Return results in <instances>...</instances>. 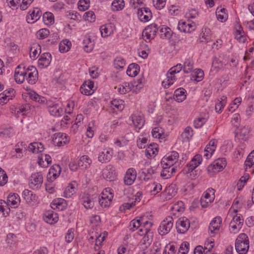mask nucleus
Segmentation results:
<instances>
[{"label":"nucleus","mask_w":254,"mask_h":254,"mask_svg":"<svg viewBox=\"0 0 254 254\" xmlns=\"http://www.w3.org/2000/svg\"><path fill=\"white\" fill-rule=\"evenodd\" d=\"M152 224V222L146 220L144 217H138L130 221L129 229L132 232L138 230L137 233L142 237L143 244L150 245L153 236V232L150 229Z\"/></svg>","instance_id":"1"},{"label":"nucleus","mask_w":254,"mask_h":254,"mask_svg":"<svg viewBox=\"0 0 254 254\" xmlns=\"http://www.w3.org/2000/svg\"><path fill=\"white\" fill-rule=\"evenodd\" d=\"M14 77V79L38 78V73L36 68L34 66H30L26 69L23 64H20L15 69Z\"/></svg>","instance_id":"2"},{"label":"nucleus","mask_w":254,"mask_h":254,"mask_svg":"<svg viewBox=\"0 0 254 254\" xmlns=\"http://www.w3.org/2000/svg\"><path fill=\"white\" fill-rule=\"evenodd\" d=\"M235 250L238 254H247L250 248V241L245 233H240L235 242Z\"/></svg>","instance_id":"3"},{"label":"nucleus","mask_w":254,"mask_h":254,"mask_svg":"<svg viewBox=\"0 0 254 254\" xmlns=\"http://www.w3.org/2000/svg\"><path fill=\"white\" fill-rule=\"evenodd\" d=\"M237 209H234L233 213L229 212V215L232 217L229 223V230L232 234H237L242 229L244 223V219L241 214L237 213Z\"/></svg>","instance_id":"4"},{"label":"nucleus","mask_w":254,"mask_h":254,"mask_svg":"<svg viewBox=\"0 0 254 254\" xmlns=\"http://www.w3.org/2000/svg\"><path fill=\"white\" fill-rule=\"evenodd\" d=\"M193 62L190 59H186L183 65L184 72L186 73H190L191 79L202 78L204 76L203 71L201 69L192 70Z\"/></svg>","instance_id":"5"},{"label":"nucleus","mask_w":254,"mask_h":254,"mask_svg":"<svg viewBox=\"0 0 254 254\" xmlns=\"http://www.w3.org/2000/svg\"><path fill=\"white\" fill-rule=\"evenodd\" d=\"M143 85L142 80H131L129 83H125V85L119 87L118 91L122 94H126L130 91L137 93L143 87Z\"/></svg>","instance_id":"6"},{"label":"nucleus","mask_w":254,"mask_h":254,"mask_svg":"<svg viewBox=\"0 0 254 254\" xmlns=\"http://www.w3.org/2000/svg\"><path fill=\"white\" fill-rule=\"evenodd\" d=\"M114 197L113 190L110 188L104 189L99 197V203L103 208L109 207Z\"/></svg>","instance_id":"7"},{"label":"nucleus","mask_w":254,"mask_h":254,"mask_svg":"<svg viewBox=\"0 0 254 254\" xmlns=\"http://www.w3.org/2000/svg\"><path fill=\"white\" fill-rule=\"evenodd\" d=\"M227 165L226 159L225 158H219L213 161L207 167V171L210 175L222 171Z\"/></svg>","instance_id":"8"},{"label":"nucleus","mask_w":254,"mask_h":254,"mask_svg":"<svg viewBox=\"0 0 254 254\" xmlns=\"http://www.w3.org/2000/svg\"><path fill=\"white\" fill-rule=\"evenodd\" d=\"M173 219L171 216L165 218L160 223L158 228V233L160 235L164 236L170 232L173 226Z\"/></svg>","instance_id":"9"},{"label":"nucleus","mask_w":254,"mask_h":254,"mask_svg":"<svg viewBox=\"0 0 254 254\" xmlns=\"http://www.w3.org/2000/svg\"><path fill=\"white\" fill-rule=\"evenodd\" d=\"M179 158V155L177 151L170 152L163 157L161 164H164L166 166L174 167V165L178 162Z\"/></svg>","instance_id":"10"},{"label":"nucleus","mask_w":254,"mask_h":254,"mask_svg":"<svg viewBox=\"0 0 254 254\" xmlns=\"http://www.w3.org/2000/svg\"><path fill=\"white\" fill-rule=\"evenodd\" d=\"M43 182V177L40 172L32 173L29 179V187L33 190L41 188Z\"/></svg>","instance_id":"11"},{"label":"nucleus","mask_w":254,"mask_h":254,"mask_svg":"<svg viewBox=\"0 0 254 254\" xmlns=\"http://www.w3.org/2000/svg\"><path fill=\"white\" fill-rule=\"evenodd\" d=\"M69 137L67 134L63 132L55 133L53 136V143L58 147L63 146L69 141Z\"/></svg>","instance_id":"12"},{"label":"nucleus","mask_w":254,"mask_h":254,"mask_svg":"<svg viewBox=\"0 0 254 254\" xmlns=\"http://www.w3.org/2000/svg\"><path fill=\"white\" fill-rule=\"evenodd\" d=\"M214 193L215 190L212 188H209L204 192L200 199V203L202 207H207L213 201L215 198Z\"/></svg>","instance_id":"13"},{"label":"nucleus","mask_w":254,"mask_h":254,"mask_svg":"<svg viewBox=\"0 0 254 254\" xmlns=\"http://www.w3.org/2000/svg\"><path fill=\"white\" fill-rule=\"evenodd\" d=\"M48 111L50 114L55 117L62 116L64 113V110L62 106L57 103H53L51 101L46 102Z\"/></svg>","instance_id":"14"},{"label":"nucleus","mask_w":254,"mask_h":254,"mask_svg":"<svg viewBox=\"0 0 254 254\" xmlns=\"http://www.w3.org/2000/svg\"><path fill=\"white\" fill-rule=\"evenodd\" d=\"M222 224V218L220 216H216L211 221L208 227L209 233L211 236H214L220 230Z\"/></svg>","instance_id":"15"},{"label":"nucleus","mask_w":254,"mask_h":254,"mask_svg":"<svg viewBox=\"0 0 254 254\" xmlns=\"http://www.w3.org/2000/svg\"><path fill=\"white\" fill-rule=\"evenodd\" d=\"M158 30V25L155 23H152L146 27L142 32L143 37L146 38L145 40L150 41L154 39Z\"/></svg>","instance_id":"16"},{"label":"nucleus","mask_w":254,"mask_h":254,"mask_svg":"<svg viewBox=\"0 0 254 254\" xmlns=\"http://www.w3.org/2000/svg\"><path fill=\"white\" fill-rule=\"evenodd\" d=\"M103 177L108 181H112L116 179L117 173L115 167L111 164L107 165L102 171Z\"/></svg>","instance_id":"17"},{"label":"nucleus","mask_w":254,"mask_h":254,"mask_svg":"<svg viewBox=\"0 0 254 254\" xmlns=\"http://www.w3.org/2000/svg\"><path fill=\"white\" fill-rule=\"evenodd\" d=\"M132 123L136 129H140L144 125V119L141 113H133L130 117Z\"/></svg>","instance_id":"18"},{"label":"nucleus","mask_w":254,"mask_h":254,"mask_svg":"<svg viewBox=\"0 0 254 254\" xmlns=\"http://www.w3.org/2000/svg\"><path fill=\"white\" fill-rule=\"evenodd\" d=\"M190 226L189 220L186 217L180 218L176 223V229L179 233L184 234Z\"/></svg>","instance_id":"19"},{"label":"nucleus","mask_w":254,"mask_h":254,"mask_svg":"<svg viewBox=\"0 0 254 254\" xmlns=\"http://www.w3.org/2000/svg\"><path fill=\"white\" fill-rule=\"evenodd\" d=\"M202 161V155L199 154H196L187 164L185 168L186 172L189 173L192 172L201 163Z\"/></svg>","instance_id":"20"},{"label":"nucleus","mask_w":254,"mask_h":254,"mask_svg":"<svg viewBox=\"0 0 254 254\" xmlns=\"http://www.w3.org/2000/svg\"><path fill=\"white\" fill-rule=\"evenodd\" d=\"M137 176V172L133 168H128L124 176V182L126 185L130 186L135 182Z\"/></svg>","instance_id":"21"},{"label":"nucleus","mask_w":254,"mask_h":254,"mask_svg":"<svg viewBox=\"0 0 254 254\" xmlns=\"http://www.w3.org/2000/svg\"><path fill=\"white\" fill-rule=\"evenodd\" d=\"M96 88L94 86L92 80H84V83L80 88V91L82 94L85 95H92L95 91Z\"/></svg>","instance_id":"22"},{"label":"nucleus","mask_w":254,"mask_h":254,"mask_svg":"<svg viewBox=\"0 0 254 254\" xmlns=\"http://www.w3.org/2000/svg\"><path fill=\"white\" fill-rule=\"evenodd\" d=\"M218 141L215 139L210 140L206 145L204 151V157L206 159H210L216 150Z\"/></svg>","instance_id":"23"},{"label":"nucleus","mask_w":254,"mask_h":254,"mask_svg":"<svg viewBox=\"0 0 254 254\" xmlns=\"http://www.w3.org/2000/svg\"><path fill=\"white\" fill-rule=\"evenodd\" d=\"M113 154V149L111 148H106L100 152L98 155V161L102 163L109 162Z\"/></svg>","instance_id":"24"},{"label":"nucleus","mask_w":254,"mask_h":254,"mask_svg":"<svg viewBox=\"0 0 254 254\" xmlns=\"http://www.w3.org/2000/svg\"><path fill=\"white\" fill-rule=\"evenodd\" d=\"M62 169L58 164L53 165L49 169L47 180L50 182L54 181L60 175Z\"/></svg>","instance_id":"25"},{"label":"nucleus","mask_w":254,"mask_h":254,"mask_svg":"<svg viewBox=\"0 0 254 254\" xmlns=\"http://www.w3.org/2000/svg\"><path fill=\"white\" fill-rule=\"evenodd\" d=\"M44 221L50 224H54L59 220V216L57 213L52 209L46 210L43 215Z\"/></svg>","instance_id":"26"},{"label":"nucleus","mask_w":254,"mask_h":254,"mask_svg":"<svg viewBox=\"0 0 254 254\" xmlns=\"http://www.w3.org/2000/svg\"><path fill=\"white\" fill-rule=\"evenodd\" d=\"M15 91L13 89H8L0 93V104L4 105L15 96Z\"/></svg>","instance_id":"27"},{"label":"nucleus","mask_w":254,"mask_h":254,"mask_svg":"<svg viewBox=\"0 0 254 254\" xmlns=\"http://www.w3.org/2000/svg\"><path fill=\"white\" fill-rule=\"evenodd\" d=\"M80 202L86 209H92L94 205L93 198L88 194H83L80 195Z\"/></svg>","instance_id":"28"},{"label":"nucleus","mask_w":254,"mask_h":254,"mask_svg":"<svg viewBox=\"0 0 254 254\" xmlns=\"http://www.w3.org/2000/svg\"><path fill=\"white\" fill-rule=\"evenodd\" d=\"M137 15L141 21L145 22L152 17V13L148 8L142 7L138 10Z\"/></svg>","instance_id":"29"},{"label":"nucleus","mask_w":254,"mask_h":254,"mask_svg":"<svg viewBox=\"0 0 254 254\" xmlns=\"http://www.w3.org/2000/svg\"><path fill=\"white\" fill-rule=\"evenodd\" d=\"M7 203L12 208H17L20 203V198L16 193H10L7 197Z\"/></svg>","instance_id":"30"},{"label":"nucleus","mask_w":254,"mask_h":254,"mask_svg":"<svg viewBox=\"0 0 254 254\" xmlns=\"http://www.w3.org/2000/svg\"><path fill=\"white\" fill-rule=\"evenodd\" d=\"M114 125V124L111 125L110 127L105 126L103 127V130L99 136L100 142L105 143L109 140L110 135L114 131L112 128V126Z\"/></svg>","instance_id":"31"},{"label":"nucleus","mask_w":254,"mask_h":254,"mask_svg":"<svg viewBox=\"0 0 254 254\" xmlns=\"http://www.w3.org/2000/svg\"><path fill=\"white\" fill-rule=\"evenodd\" d=\"M234 35L235 38L240 42L244 43L247 40V35L243 29L242 26L239 23L235 25Z\"/></svg>","instance_id":"32"},{"label":"nucleus","mask_w":254,"mask_h":254,"mask_svg":"<svg viewBox=\"0 0 254 254\" xmlns=\"http://www.w3.org/2000/svg\"><path fill=\"white\" fill-rule=\"evenodd\" d=\"M158 145L156 143H151L147 146L145 150V155L148 159L155 157L158 152Z\"/></svg>","instance_id":"33"},{"label":"nucleus","mask_w":254,"mask_h":254,"mask_svg":"<svg viewBox=\"0 0 254 254\" xmlns=\"http://www.w3.org/2000/svg\"><path fill=\"white\" fill-rule=\"evenodd\" d=\"M77 186V183L75 181L69 183L64 192V196L66 198L71 197L76 192Z\"/></svg>","instance_id":"34"},{"label":"nucleus","mask_w":254,"mask_h":254,"mask_svg":"<svg viewBox=\"0 0 254 254\" xmlns=\"http://www.w3.org/2000/svg\"><path fill=\"white\" fill-rule=\"evenodd\" d=\"M100 30L102 36L107 37L114 33L116 30V27L113 24L108 23L101 26Z\"/></svg>","instance_id":"35"},{"label":"nucleus","mask_w":254,"mask_h":254,"mask_svg":"<svg viewBox=\"0 0 254 254\" xmlns=\"http://www.w3.org/2000/svg\"><path fill=\"white\" fill-rule=\"evenodd\" d=\"M30 111V106L25 104L16 107L14 110V114L17 118L26 115Z\"/></svg>","instance_id":"36"},{"label":"nucleus","mask_w":254,"mask_h":254,"mask_svg":"<svg viewBox=\"0 0 254 254\" xmlns=\"http://www.w3.org/2000/svg\"><path fill=\"white\" fill-rule=\"evenodd\" d=\"M51 207L53 209L62 211L66 208V201L62 198H58L53 200L51 203Z\"/></svg>","instance_id":"37"},{"label":"nucleus","mask_w":254,"mask_h":254,"mask_svg":"<svg viewBox=\"0 0 254 254\" xmlns=\"http://www.w3.org/2000/svg\"><path fill=\"white\" fill-rule=\"evenodd\" d=\"M51 157L47 154H41L38 157V163L40 166L43 168L48 167L52 163Z\"/></svg>","instance_id":"38"},{"label":"nucleus","mask_w":254,"mask_h":254,"mask_svg":"<svg viewBox=\"0 0 254 254\" xmlns=\"http://www.w3.org/2000/svg\"><path fill=\"white\" fill-rule=\"evenodd\" d=\"M162 166V171L161 172V176L164 179L170 178L174 172L176 171L175 167L166 166L164 164H161Z\"/></svg>","instance_id":"39"},{"label":"nucleus","mask_w":254,"mask_h":254,"mask_svg":"<svg viewBox=\"0 0 254 254\" xmlns=\"http://www.w3.org/2000/svg\"><path fill=\"white\" fill-rule=\"evenodd\" d=\"M51 61V55L49 53L43 54L38 60V65L42 68L49 66Z\"/></svg>","instance_id":"40"},{"label":"nucleus","mask_w":254,"mask_h":254,"mask_svg":"<svg viewBox=\"0 0 254 254\" xmlns=\"http://www.w3.org/2000/svg\"><path fill=\"white\" fill-rule=\"evenodd\" d=\"M26 94L31 99L39 103L44 104L47 102L45 97L39 95L33 90L27 89Z\"/></svg>","instance_id":"41"},{"label":"nucleus","mask_w":254,"mask_h":254,"mask_svg":"<svg viewBox=\"0 0 254 254\" xmlns=\"http://www.w3.org/2000/svg\"><path fill=\"white\" fill-rule=\"evenodd\" d=\"M187 97V91L183 88H179L176 89L174 93L173 98L178 102L184 101Z\"/></svg>","instance_id":"42"},{"label":"nucleus","mask_w":254,"mask_h":254,"mask_svg":"<svg viewBox=\"0 0 254 254\" xmlns=\"http://www.w3.org/2000/svg\"><path fill=\"white\" fill-rule=\"evenodd\" d=\"M22 196L23 199L28 203L35 202L37 201V196L35 194H33L32 191L29 190H24L22 192Z\"/></svg>","instance_id":"43"},{"label":"nucleus","mask_w":254,"mask_h":254,"mask_svg":"<svg viewBox=\"0 0 254 254\" xmlns=\"http://www.w3.org/2000/svg\"><path fill=\"white\" fill-rule=\"evenodd\" d=\"M92 163V160L87 155H83L81 156L78 161V165L82 169H86L88 168Z\"/></svg>","instance_id":"44"},{"label":"nucleus","mask_w":254,"mask_h":254,"mask_svg":"<svg viewBox=\"0 0 254 254\" xmlns=\"http://www.w3.org/2000/svg\"><path fill=\"white\" fill-rule=\"evenodd\" d=\"M28 150L34 153H41L44 151V146L41 142H34L29 145Z\"/></svg>","instance_id":"45"},{"label":"nucleus","mask_w":254,"mask_h":254,"mask_svg":"<svg viewBox=\"0 0 254 254\" xmlns=\"http://www.w3.org/2000/svg\"><path fill=\"white\" fill-rule=\"evenodd\" d=\"M41 14V10L38 8H35L32 12L27 16V21L28 23H34L39 19Z\"/></svg>","instance_id":"46"},{"label":"nucleus","mask_w":254,"mask_h":254,"mask_svg":"<svg viewBox=\"0 0 254 254\" xmlns=\"http://www.w3.org/2000/svg\"><path fill=\"white\" fill-rule=\"evenodd\" d=\"M193 135V129L190 127H186L181 134L184 142H189Z\"/></svg>","instance_id":"47"},{"label":"nucleus","mask_w":254,"mask_h":254,"mask_svg":"<svg viewBox=\"0 0 254 254\" xmlns=\"http://www.w3.org/2000/svg\"><path fill=\"white\" fill-rule=\"evenodd\" d=\"M140 67L137 64L133 63L129 65L127 70V74L130 77H135L139 71Z\"/></svg>","instance_id":"48"},{"label":"nucleus","mask_w":254,"mask_h":254,"mask_svg":"<svg viewBox=\"0 0 254 254\" xmlns=\"http://www.w3.org/2000/svg\"><path fill=\"white\" fill-rule=\"evenodd\" d=\"M200 40L201 42L208 43L212 40L211 31L209 28L202 29L200 34Z\"/></svg>","instance_id":"49"},{"label":"nucleus","mask_w":254,"mask_h":254,"mask_svg":"<svg viewBox=\"0 0 254 254\" xmlns=\"http://www.w3.org/2000/svg\"><path fill=\"white\" fill-rule=\"evenodd\" d=\"M108 233L107 232H104L101 233L96 239L95 241V244L94 249L95 251H101L100 250L101 247L103 245V243L105 241L106 238L107 237Z\"/></svg>","instance_id":"50"},{"label":"nucleus","mask_w":254,"mask_h":254,"mask_svg":"<svg viewBox=\"0 0 254 254\" xmlns=\"http://www.w3.org/2000/svg\"><path fill=\"white\" fill-rule=\"evenodd\" d=\"M41 53V46L37 43H33L30 49V57L33 59L35 60L39 54Z\"/></svg>","instance_id":"51"},{"label":"nucleus","mask_w":254,"mask_h":254,"mask_svg":"<svg viewBox=\"0 0 254 254\" xmlns=\"http://www.w3.org/2000/svg\"><path fill=\"white\" fill-rule=\"evenodd\" d=\"M171 210L174 215H178L182 213L185 210V205L183 201H178L171 207Z\"/></svg>","instance_id":"52"},{"label":"nucleus","mask_w":254,"mask_h":254,"mask_svg":"<svg viewBox=\"0 0 254 254\" xmlns=\"http://www.w3.org/2000/svg\"><path fill=\"white\" fill-rule=\"evenodd\" d=\"M245 165L247 171L251 168L254 169V150L248 156L245 162Z\"/></svg>","instance_id":"53"},{"label":"nucleus","mask_w":254,"mask_h":254,"mask_svg":"<svg viewBox=\"0 0 254 254\" xmlns=\"http://www.w3.org/2000/svg\"><path fill=\"white\" fill-rule=\"evenodd\" d=\"M0 211L2 213L4 217L9 215L10 209L7 202L2 199H0Z\"/></svg>","instance_id":"54"},{"label":"nucleus","mask_w":254,"mask_h":254,"mask_svg":"<svg viewBox=\"0 0 254 254\" xmlns=\"http://www.w3.org/2000/svg\"><path fill=\"white\" fill-rule=\"evenodd\" d=\"M71 46L70 41L67 39L63 40L59 44V50L61 53H65L68 52Z\"/></svg>","instance_id":"55"},{"label":"nucleus","mask_w":254,"mask_h":254,"mask_svg":"<svg viewBox=\"0 0 254 254\" xmlns=\"http://www.w3.org/2000/svg\"><path fill=\"white\" fill-rule=\"evenodd\" d=\"M128 140L125 136H121L114 139V144L116 147H122L127 144Z\"/></svg>","instance_id":"56"},{"label":"nucleus","mask_w":254,"mask_h":254,"mask_svg":"<svg viewBox=\"0 0 254 254\" xmlns=\"http://www.w3.org/2000/svg\"><path fill=\"white\" fill-rule=\"evenodd\" d=\"M124 101L121 99H115L111 102V107L114 110L122 111L124 108Z\"/></svg>","instance_id":"57"},{"label":"nucleus","mask_w":254,"mask_h":254,"mask_svg":"<svg viewBox=\"0 0 254 254\" xmlns=\"http://www.w3.org/2000/svg\"><path fill=\"white\" fill-rule=\"evenodd\" d=\"M160 37L162 39H169L172 35V31L168 27H162L160 29Z\"/></svg>","instance_id":"58"},{"label":"nucleus","mask_w":254,"mask_h":254,"mask_svg":"<svg viewBox=\"0 0 254 254\" xmlns=\"http://www.w3.org/2000/svg\"><path fill=\"white\" fill-rule=\"evenodd\" d=\"M148 136L140 135L137 140V145L139 148H144L148 146Z\"/></svg>","instance_id":"59"},{"label":"nucleus","mask_w":254,"mask_h":254,"mask_svg":"<svg viewBox=\"0 0 254 254\" xmlns=\"http://www.w3.org/2000/svg\"><path fill=\"white\" fill-rule=\"evenodd\" d=\"M227 103V97L223 96L221 98V100L217 103L215 105V110L218 113L222 112Z\"/></svg>","instance_id":"60"},{"label":"nucleus","mask_w":254,"mask_h":254,"mask_svg":"<svg viewBox=\"0 0 254 254\" xmlns=\"http://www.w3.org/2000/svg\"><path fill=\"white\" fill-rule=\"evenodd\" d=\"M207 118L200 116L196 118L193 121L194 127L196 128L201 127L207 122Z\"/></svg>","instance_id":"61"},{"label":"nucleus","mask_w":254,"mask_h":254,"mask_svg":"<svg viewBox=\"0 0 254 254\" xmlns=\"http://www.w3.org/2000/svg\"><path fill=\"white\" fill-rule=\"evenodd\" d=\"M226 10L225 8H220V9L218 8L217 9L216 15L219 21L224 22L227 20L228 15L225 12Z\"/></svg>","instance_id":"62"},{"label":"nucleus","mask_w":254,"mask_h":254,"mask_svg":"<svg viewBox=\"0 0 254 254\" xmlns=\"http://www.w3.org/2000/svg\"><path fill=\"white\" fill-rule=\"evenodd\" d=\"M125 6L124 0H114L112 3V8L114 11L122 10Z\"/></svg>","instance_id":"63"},{"label":"nucleus","mask_w":254,"mask_h":254,"mask_svg":"<svg viewBox=\"0 0 254 254\" xmlns=\"http://www.w3.org/2000/svg\"><path fill=\"white\" fill-rule=\"evenodd\" d=\"M214 246V240L212 238L206 240L204 244V247L203 248V251L204 254H207L208 252H210Z\"/></svg>","instance_id":"64"}]
</instances>
